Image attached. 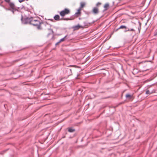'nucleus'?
<instances>
[{"mask_svg":"<svg viewBox=\"0 0 157 157\" xmlns=\"http://www.w3.org/2000/svg\"><path fill=\"white\" fill-rule=\"evenodd\" d=\"M26 20L27 23L28 22L30 23L31 24H32L34 25H37L40 23L38 21L35 19H33V18H31L30 19L27 18Z\"/></svg>","mask_w":157,"mask_h":157,"instance_id":"f257e3e1","label":"nucleus"},{"mask_svg":"<svg viewBox=\"0 0 157 157\" xmlns=\"http://www.w3.org/2000/svg\"><path fill=\"white\" fill-rule=\"evenodd\" d=\"M69 10L68 9H65L64 10L61 11L59 13L61 16L64 17L66 15L69 14Z\"/></svg>","mask_w":157,"mask_h":157,"instance_id":"f03ea898","label":"nucleus"},{"mask_svg":"<svg viewBox=\"0 0 157 157\" xmlns=\"http://www.w3.org/2000/svg\"><path fill=\"white\" fill-rule=\"evenodd\" d=\"M9 5L10 7L12 9L14 10L15 9V6L14 4L12 2H10Z\"/></svg>","mask_w":157,"mask_h":157,"instance_id":"7ed1b4c3","label":"nucleus"},{"mask_svg":"<svg viewBox=\"0 0 157 157\" xmlns=\"http://www.w3.org/2000/svg\"><path fill=\"white\" fill-rule=\"evenodd\" d=\"M126 97L127 98H128L129 99H132L133 98L132 96L129 94H126Z\"/></svg>","mask_w":157,"mask_h":157,"instance_id":"20e7f679","label":"nucleus"},{"mask_svg":"<svg viewBox=\"0 0 157 157\" xmlns=\"http://www.w3.org/2000/svg\"><path fill=\"white\" fill-rule=\"evenodd\" d=\"M66 36H65L64 38L61 39L59 42H58L56 44V45L58 44L59 43H60V42H62L63 41H64L65 39Z\"/></svg>","mask_w":157,"mask_h":157,"instance_id":"39448f33","label":"nucleus"},{"mask_svg":"<svg viewBox=\"0 0 157 157\" xmlns=\"http://www.w3.org/2000/svg\"><path fill=\"white\" fill-rule=\"evenodd\" d=\"M93 12L94 13H97L98 12V10L97 8H95L93 10Z\"/></svg>","mask_w":157,"mask_h":157,"instance_id":"423d86ee","label":"nucleus"},{"mask_svg":"<svg viewBox=\"0 0 157 157\" xmlns=\"http://www.w3.org/2000/svg\"><path fill=\"white\" fill-rule=\"evenodd\" d=\"M81 27V26L79 25H76L73 27L74 30H76L80 28Z\"/></svg>","mask_w":157,"mask_h":157,"instance_id":"0eeeda50","label":"nucleus"},{"mask_svg":"<svg viewBox=\"0 0 157 157\" xmlns=\"http://www.w3.org/2000/svg\"><path fill=\"white\" fill-rule=\"evenodd\" d=\"M59 15H56L54 17V19L56 20H59Z\"/></svg>","mask_w":157,"mask_h":157,"instance_id":"6e6552de","label":"nucleus"},{"mask_svg":"<svg viewBox=\"0 0 157 157\" xmlns=\"http://www.w3.org/2000/svg\"><path fill=\"white\" fill-rule=\"evenodd\" d=\"M85 3L83 2H81V6L79 8H81H81H82L83 7V6H85Z\"/></svg>","mask_w":157,"mask_h":157,"instance_id":"1a4fd4ad","label":"nucleus"},{"mask_svg":"<svg viewBox=\"0 0 157 157\" xmlns=\"http://www.w3.org/2000/svg\"><path fill=\"white\" fill-rule=\"evenodd\" d=\"M81 10V8H79V9H78L77 10V12L75 14H80V11Z\"/></svg>","mask_w":157,"mask_h":157,"instance_id":"9d476101","label":"nucleus"},{"mask_svg":"<svg viewBox=\"0 0 157 157\" xmlns=\"http://www.w3.org/2000/svg\"><path fill=\"white\" fill-rule=\"evenodd\" d=\"M75 131V130L72 128H70L68 129V131L70 132H73Z\"/></svg>","mask_w":157,"mask_h":157,"instance_id":"9b49d317","label":"nucleus"},{"mask_svg":"<svg viewBox=\"0 0 157 157\" xmlns=\"http://www.w3.org/2000/svg\"><path fill=\"white\" fill-rule=\"evenodd\" d=\"M126 27L124 25H121V26L119 28V29H123V28H126Z\"/></svg>","mask_w":157,"mask_h":157,"instance_id":"f8f14e48","label":"nucleus"},{"mask_svg":"<svg viewBox=\"0 0 157 157\" xmlns=\"http://www.w3.org/2000/svg\"><path fill=\"white\" fill-rule=\"evenodd\" d=\"M109 5L108 4H106L104 6V7L105 8H107L109 7Z\"/></svg>","mask_w":157,"mask_h":157,"instance_id":"ddd939ff","label":"nucleus"},{"mask_svg":"<svg viewBox=\"0 0 157 157\" xmlns=\"http://www.w3.org/2000/svg\"><path fill=\"white\" fill-rule=\"evenodd\" d=\"M146 94H150V93L149 90H147L146 91Z\"/></svg>","mask_w":157,"mask_h":157,"instance_id":"4468645a","label":"nucleus"},{"mask_svg":"<svg viewBox=\"0 0 157 157\" xmlns=\"http://www.w3.org/2000/svg\"><path fill=\"white\" fill-rule=\"evenodd\" d=\"M25 1V0H19V2H24Z\"/></svg>","mask_w":157,"mask_h":157,"instance_id":"2eb2a0df","label":"nucleus"},{"mask_svg":"<svg viewBox=\"0 0 157 157\" xmlns=\"http://www.w3.org/2000/svg\"><path fill=\"white\" fill-rule=\"evenodd\" d=\"M5 1L6 2H10V0H5Z\"/></svg>","mask_w":157,"mask_h":157,"instance_id":"dca6fc26","label":"nucleus"},{"mask_svg":"<svg viewBox=\"0 0 157 157\" xmlns=\"http://www.w3.org/2000/svg\"><path fill=\"white\" fill-rule=\"evenodd\" d=\"M128 31H134V30L133 29H131L130 30H128Z\"/></svg>","mask_w":157,"mask_h":157,"instance_id":"f3484780","label":"nucleus"},{"mask_svg":"<svg viewBox=\"0 0 157 157\" xmlns=\"http://www.w3.org/2000/svg\"><path fill=\"white\" fill-rule=\"evenodd\" d=\"M64 20H69V19L68 18H64L63 19Z\"/></svg>","mask_w":157,"mask_h":157,"instance_id":"a211bd4d","label":"nucleus"},{"mask_svg":"<svg viewBox=\"0 0 157 157\" xmlns=\"http://www.w3.org/2000/svg\"><path fill=\"white\" fill-rule=\"evenodd\" d=\"M99 4H100V3H97V5L98 6Z\"/></svg>","mask_w":157,"mask_h":157,"instance_id":"6ab92c4d","label":"nucleus"}]
</instances>
